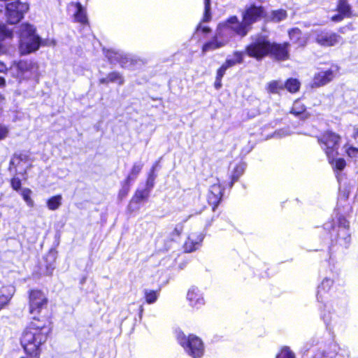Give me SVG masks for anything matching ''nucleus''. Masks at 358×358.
<instances>
[{
	"instance_id": "obj_1",
	"label": "nucleus",
	"mask_w": 358,
	"mask_h": 358,
	"mask_svg": "<svg viewBox=\"0 0 358 358\" xmlns=\"http://www.w3.org/2000/svg\"><path fill=\"white\" fill-rule=\"evenodd\" d=\"M48 299L39 289H32L29 294V312L32 320L22 334L20 343L28 358H40L41 346L46 342L51 331V323L41 315L47 310Z\"/></svg>"
},
{
	"instance_id": "obj_2",
	"label": "nucleus",
	"mask_w": 358,
	"mask_h": 358,
	"mask_svg": "<svg viewBox=\"0 0 358 358\" xmlns=\"http://www.w3.org/2000/svg\"><path fill=\"white\" fill-rule=\"evenodd\" d=\"M252 43L245 48L247 55L257 59H261L267 55H271L278 60H286L289 58L288 48L289 44L271 43L266 37L258 36L252 38Z\"/></svg>"
},
{
	"instance_id": "obj_3",
	"label": "nucleus",
	"mask_w": 358,
	"mask_h": 358,
	"mask_svg": "<svg viewBox=\"0 0 358 358\" xmlns=\"http://www.w3.org/2000/svg\"><path fill=\"white\" fill-rule=\"evenodd\" d=\"M334 284V278L326 276L317 286V299L322 303L320 308V316L327 328L331 329L337 323V316L332 308L331 303L328 300V296Z\"/></svg>"
},
{
	"instance_id": "obj_4",
	"label": "nucleus",
	"mask_w": 358,
	"mask_h": 358,
	"mask_svg": "<svg viewBox=\"0 0 358 358\" xmlns=\"http://www.w3.org/2000/svg\"><path fill=\"white\" fill-rule=\"evenodd\" d=\"M349 227V222L343 217L338 218L336 226H333L330 222L324 224V229L330 232L332 244L341 250L348 249L351 243Z\"/></svg>"
},
{
	"instance_id": "obj_5",
	"label": "nucleus",
	"mask_w": 358,
	"mask_h": 358,
	"mask_svg": "<svg viewBox=\"0 0 358 358\" xmlns=\"http://www.w3.org/2000/svg\"><path fill=\"white\" fill-rule=\"evenodd\" d=\"M264 15L263 8L261 6H251L243 14V21L240 22L236 16L230 17L227 21L231 24L234 31L241 36L247 35L250 25L259 20Z\"/></svg>"
},
{
	"instance_id": "obj_6",
	"label": "nucleus",
	"mask_w": 358,
	"mask_h": 358,
	"mask_svg": "<svg viewBox=\"0 0 358 358\" xmlns=\"http://www.w3.org/2000/svg\"><path fill=\"white\" fill-rule=\"evenodd\" d=\"M19 50L22 55H27L37 50L41 44L40 38L36 34L35 29L28 24H22L20 29Z\"/></svg>"
},
{
	"instance_id": "obj_7",
	"label": "nucleus",
	"mask_w": 358,
	"mask_h": 358,
	"mask_svg": "<svg viewBox=\"0 0 358 358\" xmlns=\"http://www.w3.org/2000/svg\"><path fill=\"white\" fill-rule=\"evenodd\" d=\"M230 25L228 21L218 25L215 37L203 45V54L220 48L228 43L230 38L236 34Z\"/></svg>"
},
{
	"instance_id": "obj_8",
	"label": "nucleus",
	"mask_w": 358,
	"mask_h": 358,
	"mask_svg": "<svg viewBox=\"0 0 358 358\" xmlns=\"http://www.w3.org/2000/svg\"><path fill=\"white\" fill-rule=\"evenodd\" d=\"M177 341L185 352L192 358H201L204 355V344L198 336L192 334L186 336L182 332H179Z\"/></svg>"
},
{
	"instance_id": "obj_9",
	"label": "nucleus",
	"mask_w": 358,
	"mask_h": 358,
	"mask_svg": "<svg viewBox=\"0 0 358 358\" xmlns=\"http://www.w3.org/2000/svg\"><path fill=\"white\" fill-rule=\"evenodd\" d=\"M341 136L332 131H326L318 137V143L324 151L329 163L338 154L339 142Z\"/></svg>"
},
{
	"instance_id": "obj_10",
	"label": "nucleus",
	"mask_w": 358,
	"mask_h": 358,
	"mask_svg": "<svg viewBox=\"0 0 358 358\" xmlns=\"http://www.w3.org/2000/svg\"><path fill=\"white\" fill-rule=\"evenodd\" d=\"M38 66L31 61H20L10 68L12 73L20 80L35 79L38 78Z\"/></svg>"
},
{
	"instance_id": "obj_11",
	"label": "nucleus",
	"mask_w": 358,
	"mask_h": 358,
	"mask_svg": "<svg viewBox=\"0 0 358 358\" xmlns=\"http://www.w3.org/2000/svg\"><path fill=\"white\" fill-rule=\"evenodd\" d=\"M29 10V4L26 1L15 0L6 5V17L10 24L19 22Z\"/></svg>"
},
{
	"instance_id": "obj_12",
	"label": "nucleus",
	"mask_w": 358,
	"mask_h": 358,
	"mask_svg": "<svg viewBox=\"0 0 358 358\" xmlns=\"http://www.w3.org/2000/svg\"><path fill=\"white\" fill-rule=\"evenodd\" d=\"M315 41L324 47L334 46L341 41V37L332 31L326 30H316L313 32Z\"/></svg>"
},
{
	"instance_id": "obj_13",
	"label": "nucleus",
	"mask_w": 358,
	"mask_h": 358,
	"mask_svg": "<svg viewBox=\"0 0 358 358\" xmlns=\"http://www.w3.org/2000/svg\"><path fill=\"white\" fill-rule=\"evenodd\" d=\"M187 301L194 310H199L205 305V299L201 291L196 287H191L187 293Z\"/></svg>"
},
{
	"instance_id": "obj_14",
	"label": "nucleus",
	"mask_w": 358,
	"mask_h": 358,
	"mask_svg": "<svg viewBox=\"0 0 358 358\" xmlns=\"http://www.w3.org/2000/svg\"><path fill=\"white\" fill-rule=\"evenodd\" d=\"M110 63H118L122 68H129L132 64V59L123 52L115 50H108L106 53Z\"/></svg>"
},
{
	"instance_id": "obj_15",
	"label": "nucleus",
	"mask_w": 358,
	"mask_h": 358,
	"mask_svg": "<svg viewBox=\"0 0 358 358\" xmlns=\"http://www.w3.org/2000/svg\"><path fill=\"white\" fill-rule=\"evenodd\" d=\"M338 71L337 66H332L328 70L318 72L314 76L313 85L320 87L327 84L333 80Z\"/></svg>"
},
{
	"instance_id": "obj_16",
	"label": "nucleus",
	"mask_w": 358,
	"mask_h": 358,
	"mask_svg": "<svg viewBox=\"0 0 358 358\" xmlns=\"http://www.w3.org/2000/svg\"><path fill=\"white\" fill-rule=\"evenodd\" d=\"M224 188L221 186L218 179L213 183L209 189L208 194V203L213 206V210L220 202L223 195Z\"/></svg>"
},
{
	"instance_id": "obj_17",
	"label": "nucleus",
	"mask_w": 358,
	"mask_h": 358,
	"mask_svg": "<svg viewBox=\"0 0 358 358\" xmlns=\"http://www.w3.org/2000/svg\"><path fill=\"white\" fill-rule=\"evenodd\" d=\"M204 238V235L201 232L191 233L184 244V249L187 252H192L197 250Z\"/></svg>"
},
{
	"instance_id": "obj_18",
	"label": "nucleus",
	"mask_w": 358,
	"mask_h": 358,
	"mask_svg": "<svg viewBox=\"0 0 358 358\" xmlns=\"http://www.w3.org/2000/svg\"><path fill=\"white\" fill-rule=\"evenodd\" d=\"M289 36L292 43L299 47H304L307 44L308 36L306 34H303L298 28L289 30Z\"/></svg>"
},
{
	"instance_id": "obj_19",
	"label": "nucleus",
	"mask_w": 358,
	"mask_h": 358,
	"mask_svg": "<svg viewBox=\"0 0 358 358\" xmlns=\"http://www.w3.org/2000/svg\"><path fill=\"white\" fill-rule=\"evenodd\" d=\"M338 10L339 14L332 16V21L339 22L342 20L344 17H350L351 15L350 6L346 0H339Z\"/></svg>"
},
{
	"instance_id": "obj_20",
	"label": "nucleus",
	"mask_w": 358,
	"mask_h": 358,
	"mask_svg": "<svg viewBox=\"0 0 358 358\" xmlns=\"http://www.w3.org/2000/svg\"><path fill=\"white\" fill-rule=\"evenodd\" d=\"M15 293V287L12 285L2 287L0 289V310L6 306Z\"/></svg>"
},
{
	"instance_id": "obj_21",
	"label": "nucleus",
	"mask_w": 358,
	"mask_h": 358,
	"mask_svg": "<svg viewBox=\"0 0 358 358\" xmlns=\"http://www.w3.org/2000/svg\"><path fill=\"white\" fill-rule=\"evenodd\" d=\"M69 10L75 11L74 18L75 20L84 24L87 22V16L82 5L80 3H71L69 6Z\"/></svg>"
},
{
	"instance_id": "obj_22",
	"label": "nucleus",
	"mask_w": 358,
	"mask_h": 358,
	"mask_svg": "<svg viewBox=\"0 0 358 358\" xmlns=\"http://www.w3.org/2000/svg\"><path fill=\"white\" fill-rule=\"evenodd\" d=\"M290 113L302 120H306L310 117V114L306 110L305 105L300 100L294 102Z\"/></svg>"
},
{
	"instance_id": "obj_23",
	"label": "nucleus",
	"mask_w": 358,
	"mask_h": 358,
	"mask_svg": "<svg viewBox=\"0 0 358 358\" xmlns=\"http://www.w3.org/2000/svg\"><path fill=\"white\" fill-rule=\"evenodd\" d=\"M124 82L123 76L117 71H113L107 76L106 78H101L99 79V83L103 85H108L110 83H115L120 85H123Z\"/></svg>"
},
{
	"instance_id": "obj_24",
	"label": "nucleus",
	"mask_w": 358,
	"mask_h": 358,
	"mask_svg": "<svg viewBox=\"0 0 358 358\" xmlns=\"http://www.w3.org/2000/svg\"><path fill=\"white\" fill-rule=\"evenodd\" d=\"M246 165L244 162H238V164H235L234 166H233V170L231 173V179L233 183L238 180V179L240 178V176L243 173L245 169Z\"/></svg>"
},
{
	"instance_id": "obj_25",
	"label": "nucleus",
	"mask_w": 358,
	"mask_h": 358,
	"mask_svg": "<svg viewBox=\"0 0 358 358\" xmlns=\"http://www.w3.org/2000/svg\"><path fill=\"white\" fill-rule=\"evenodd\" d=\"M143 294L146 303L148 304H152L157 301L159 296V291L145 289L143 290Z\"/></svg>"
},
{
	"instance_id": "obj_26",
	"label": "nucleus",
	"mask_w": 358,
	"mask_h": 358,
	"mask_svg": "<svg viewBox=\"0 0 358 358\" xmlns=\"http://www.w3.org/2000/svg\"><path fill=\"white\" fill-rule=\"evenodd\" d=\"M143 166V164L140 162L134 164L129 174L126 178L127 183H130L131 181H134L136 178L137 176L141 172Z\"/></svg>"
},
{
	"instance_id": "obj_27",
	"label": "nucleus",
	"mask_w": 358,
	"mask_h": 358,
	"mask_svg": "<svg viewBox=\"0 0 358 358\" xmlns=\"http://www.w3.org/2000/svg\"><path fill=\"white\" fill-rule=\"evenodd\" d=\"M62 196L61 195L52 196L47 201V207L50 210H55L62 205Z\"/></svg>"
},
{
	"instance_id": "obj_28",
	"label": "nucleus",
	"mask_w": 358,
	"mask_h": 358,
	"mask_svg": "<svg viewBox=\"0 0 358 358\" xmlns=\"http://www.w3.org/2000/svg\"><path fill=\"white\" fill-rule=\"evenodd\" d=\"M287 17V12L285 10H273L269 16L268 18L274 22H279L283 20H285Z\"/></svg>"
},
{
	"instance_id": "obj_29",
	"label": "nucleus",
	"mask_w": 358,
	"mask_h": 358,
	"mask_svg": "<svg viewBox=\"0 0 358 358\" xmlns=\"http://www.w3.org/2000/svg\"><path fill=\"white\" fill-rule=\"evenodd\" d=\"M284 88V84L280 81L273 80L270 82L267 86V90L270 93L277 94Z\"/></svg>"
},
{
	"instance_id": "obj_30",
	"label": "nucleus",
	"mask_w": 358,
	"mask_h": 358,
	"mask_svg": "<svg viewBox=\"0 0 358 358\" xmlns=\"http://www.w3.org/2000/svg\"><path fill=\"white\" fill-rule=\"evenodd\" d=\"M21 196L24 201L29 207H33L34 206V201L31 198L32 191L29 188H23L21 190Z\"/></svg>"
},
{
	"instance_id": "obj_31",
	"label": "nucleus",
	"mask_w": 358,
	"mask_h": 358,
	"mask_svg": "<svg viewBox=\"0 0 358 358\" xmlns=\"http://www.w3.org/2000/svg\"><path fill=\"white\" fill-rule=\"evenodd\" d=\"M284 87L290 92L294 93L299 90L300 83L296 79H288Z\"/></svg>"
},
{
	"instance_id": "obj_32",
	"label": "nucleus",
	"mask_w": 358,
	"mask_h": 358,
	"mask_svg": "<svg viewBox=\"0 0 358 358\" xmlns=\"http://www.w3.org/2000/svg\"><path fill=\"white\" fill-rule=\"evenodd\" d=\"M12 31L8 29L3 24L0 23V52L2 51L1 41L6 38L12 37Z\"/></svg>"
},
{
	"instance_id": "obj_33",
	"label": "nucleus",
	"mask_w": 358,
	"mask_h": 358,
	"mask_svg": "<svg viewBox=\"0 0 358 358\" xmlns=\"http://www.w3.org/2000/svg\"><path fill=\"white\" fill-rule=\"evenodd\" d=\"M276 358H295V354L287 346L281 348Z\"/></svg>"
},
{
	"instance_id": "obj_34",
	"label": "nucleus",
	"mask_w": 358,
	"mask_h": 358,
	"mask_svg": "<svg viewBox=\"0 0 358 358\" xmlns=\"http://www.w3.org/2000/svg\"><path fill=\"white\" fill-rule=\"evenodd\" d=\"M332 161V163H330L334 169H336L338 171H342L345 167L346 163L344 159L343 158H338L336 159V157L334 158Z\"/></svg>"
},
{
	"instance_id": "obj_35",
	"label": "nucleus",
	"mask_w": 358,
	"mask_h": 358,
	"mask_svg": "<svg viewBox=\"0 0 358 358\" xmlns=\"http://www.w3.org/2000/svg\"><path fill=\"white\" fill-rule=\"evenodd\" d=\"M243 59V52L238 51L235 52L231 58L229 57V61L233 62V66L236 65V64L242 63Z\"/></svg>"
},
{
	"instance_id": "obj_36",
	"label": "nucleus",
	"mask_w": 358,
	"mask_h": 358,
	"mask_svg": "<svg viewBox=\"0 0 358 358\" xmlns=\"http://www.w3.org/2000/svg\"><path fill=\"white\" fill-rule=\"evenodd\" d=\"M347 155L352 159L357 160L358 159V148L349 147L346 149Z\"/></svg>"
},
{
	"instance_id": "obj_37",
	"label": "nucleus",
	"mask_w": 358,
	"mask_h": 358,
	"mask_svg": "<svg viewBox=\"0 0 358 358\" xmlns=\"http://www.w3.org/2000/svg\"><path fill=\"white\" fill-rule=\"evenodd\" d=\"M9 134V128L2 124H0V141L5 139Z\"/></svg>"
},
{
	"instance_id": "obj_38",
	"label": "nucleus",
	"mask_w": 358,
	"mask_h": 358,
	"mask_svg": "<svg viewBox=\"0 0 358 358\" xmlns=\"http://www.w3.org/2000/svg\"><path fill=\"white\" fill-rule=\"evenodd\" d=\"M205 10L203 20L208 21L210 19V0H204Z\"/></svg>"
},
{
	"instance_id": "obj_39",
	"label": "nucleus",
	"mask_w": 358,
	"mask_h": 358,
	"mask_svg": "<svg viewBox=\"0 0 358 358\" xmlns=\"http://www.w3.org/2000/svg\"><path fill=\"white\" fill-rule=\"evenodd\" d=\"M129 185L130 183H127L125 180L124 184L122 185V189L120 190L119 196L120 197H124L128 194L129 191Z\"/></svg>"
},
{
	"instance_id": "obj_40",
	"label": "nucleus",
	"mask_w": 358,
	"mask_h": 358,
	"mask_svg": "<svg viewBox=\"0 0 358 358\" xmlns=\"http://www.w3.org/2000/svg\"><path fill=\"white\" fill-rule=\"evenodd\" d=\"M145 198V192L142 190L136 191L133 200H135L136 202H140Z\"/></svg>"
},
{
	"instance_id": "obj_41",
	"label": "nucleus",
	"mask_w": 358,
	"mask_h": 358,
	"mask_svg": "<svg viewBox=\"0 0 358 358\" xmlns=\"http://www.w3.org/2000/svg\"><path fill=\"white\" fill-rule=\"evenodd\" d=\"M11 186L15 190H19L21 187V180L17 178H13L11 180Z\"/></svg>"
},
{
	"instance_id": "obj_42",
	"label": "nucleus",
	"mask_w": 358,
	"mask_h": 358,
	"mask_svg": "<svg viewBox=\"0 0 358 358\" xmlns=\"http://www.w3.org/2000/svg\"><path fill=\"white\" fill-rule=\"evenodd\" d=\"M231 66H233V62L229 61V57H227L225 62L221 66V67L224 68L226 71Z\"/></svg>"
},
{
	"instance_id": "obj_43",
	"label": "nucleus",
	"mask_w": 358,
	"mask_h": 358,
	"mask_svg": "<svg viewBox=\"0 0 358 358\" xmlns=\"http://www.w3.org/2000/svg\"><path fill=\"white\" fill-rule=\"evenodd\" d=\"M225 72H226V70H224V68H222L220 67L217 71V76H216V78H222V77L224 76V75L225 74Z\"/></svg>"
},
{
	"instance_id": "obj_44",
	"label": "nucleus",
	"mask_w": 358,
	"mask_h": 358,
	"mask_svg": "<svg viewBox=\"0 0 358 358\" xmlns=\"http://www.w3.org/2000/svg\"><path fill=\"white\" fill-rule=\"evenodd\" d=\"M182 229H183V227L182 224H177L174 229V233L179 236L181 232L182 231Z\"/></svg>"
},
{
	"instance_id": "obj_45",
	"label": "nucleus",
	"mask_w": 358,
	"mask_h": 358,
	"mask_svg": "<svg viewBox=\"0 0 358 358\" xmlns=\"http://www.w3.org/2000/svg\"><path fill=\"white\" fill-rule=\"evenodd\" d=\"M22 159L21 155L16 156L15 155L12 159L10 160V165H15V163L19 162V161Z\"/></svg>"
},
{
	"instance_id": "obj_46",
	"label": "nucleus",
	"mask_w": 358,
	"mask_h": 358,
	"mask_svg": "<svg viewBox=\"0 0 358 358\" xmlns=\"http://www.w3.org/2000/svg\"><path fill=\"white\" fill-rule=\"evenodd\" d=\"M277 135L280 136H285L290 134V133L287 129L280 130L276 133Z\"/></svg>"
},
{
	"instance_id": "obj_47",
	"label": "nucleus",
	"mask_w": 358,
	"mask_h": 358,
	"mask_svg": "<svg viewBox=\"0 0 358 358\" xmlns=\"http://www.w3.org/2000/svg\"><path fill=\"white\" fill-rule=\"evenodd\" d=\"M214 85L217 90H219L222 87V79L216 78Z\"/></svg>"
},
{
	"instance_id": "obj_48",
	"label": "nucleus",
	"mask_w": 358,
	"mask_h": 358,
	"mask_svg": "<svg viewBox=\"0 0 358 358\" xmlns=\"http://www.w3.org/2000/svg\"><path fill=\"white\" fill-rule=\"evenodd\" d=\"M313 358H326L324 351H318L315 354Z\"/></svg>"
},
{
	"instance_id": "obj_49",
	"label": "nucleus",
	"mask_w": 358,
	"mask_h": 358,
	"mask_svg": "<svg viewBox=\"0 0 358 358\" xmlns=\"http://www.w3.org/2000/svg\"><path fill=\"white\" fill-rule=\"evenodd\" d=\"M53 269H54V266H52V265L47 266V273L48 275H51Z\"/></svg>"
},
{
	"instance_id": "obj_50",
	"label": "nucleus",
	"mask_w": 358,
	"mask_h": 358,
	"mask_svg": "<svg viewBox=\"0 0 358 358\" xmlns=\"http://www.w3.org/2000/svg\"><path fill=\"white\" fill-rule=\"evenodd\" d=\"M6 70V67L5 64L2 62H0V72H3Z\"/></svg>"
},
{
	"instance_id": "obj_51",
	"label": "nucleus",
	"mask_w": 358,
	"mask_h": 358,
	"mask_svg": "<svg viewBox=\"0 0 358 358\" xmlns=\"http://www.w3.org/2000/svg\"><path fill=\"white\" fill-rule=\"evenodd\" d=\"M153 180H154V178H152V176L150 175L148 180V185L151 184V185H152Z\"/></svg>"
},
{
	"instance_id": "obj_52",
	"label": "nucleus",
	"mask_w": 358,
	"mask_h": 358,
	"mask_svg": "<svg viewBox=\"0 0 358 358\" xmlns=\"http://www.w3.org/2000/svg\"><path fill=\"white\" fill-rule=\"evenodd\" d=\"M5 85V80L4 78L0 77V87H2Z\"/></svg>"
},
{
	"instance_id": "obj_53",
	"label": "nucleus",
	"mask_w": 358,
	"mask_h": 358,
	"mask_svg": "<svg viewBox=\"0 0 358 358\" xmlns=\"http://www.w3.org/2000/svg\"><path fill=\"white\" fill-rule=\"evenodd\" d=\"M203 31L205 32V33L208 32L209 31V28H208L206 27H203Z\"/></svg>"
},
{
	"instance_id": "obj_54",
	"label": "nucleus",
	"mask_w": 358,
	"mask_h": 358,
	"mask_svg": "<svg viewBox=\"0 0 358 358\" xmlns=\"http://www.w3.org/2000/svg\"><path fill=\"white\" fill-rule=\"evenodd\" d=\"M333 261H334L333 258L331 257H330L329 261V264L330 266L332 264Z\"/></svg>"
},
{
	"instance_id": "obj_55",
	"label": "nucleus",
	"mask_w": 358,
	"mask_h": 358,
	"mask_svg": "<svg viewBox=\"0 0 358 358\" xmlns=\"http://www.w3.org/2000/svg\"><path fill=\"white\" fill-rule=\"evenodd\" d=\"M355 136H358V129H355Z\"/></svg>"
},
{
	"instance_id": "obj_56",
	"label": "nucleus",
	"mask_w": 358,
	"mask_h": 358,
	"mask_svg": "<svg viewBox=\"0 0 358 358\" xmlns=\"http://www.w3.org/2000/svg\"><path fill=\"white\" fill-rule=\"evenodd\" d=\"M143 311V306H141V308H140V313H141Z\"/></svg>"
},
{
	"instance_id": "obj_57",
	"label": "nucleus",
	"mask_w": 358,
	"mask_h": 358,
	"mask_svg": "<svg viewBox=\"0 0 358 358\" xmlns=\"http://www.w3.org/2000/svg\"><path fill=\"white\" fill-rule=\"evenodd\" d=\"M155 166H153L152 169V173H153L155 171Z\"/></svg>"
},
{
	"instance_id": "obj_58",
	"label": "nucleus",
	"mask_w": 358,
	"mask_h": 358,
	"mask_svg": "<svg viewBox=\"0 0 358 358\" xmlns=\"http://www.w3.org/2000/svg\"><path fill=\"white\" fill-rule=\"evenodd\" d=\"M21 358H24V357H21Z\"/></svg>"
}]
</instances>
